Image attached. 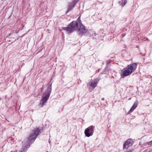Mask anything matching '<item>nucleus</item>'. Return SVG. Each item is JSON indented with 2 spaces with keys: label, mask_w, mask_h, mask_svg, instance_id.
Wrapping results in <instances>:
<instances>
[{
  "label": "nucleus",
  "mask_w": 152,
  "mask_h": 152,
  "mask_svg": "<svg viewBox=\"0 0 152 152\" xmlns=\"http://www.w3.org/2000/svg\"><path fill=\"white\" fill-rule=\"evenodd\" d=\"M63 29L68 33H72L74 31H77L80 34H82L87 32V30L82 23L80 17L76 21H73L68 27L63 28Z\"/></svg>",
  "instance_id": "f257e3e1"
},
{
  "label": "nucleus",
  "mask_w": 152,
  "mask_h": 152,
  "mask_svg": "<svg viewBox=\"0 0 152 152\" xmlns=\"http://www.w3.org/2000/svg\"><path fill=\"white\" fill-rule=\"evenodd\" d=\"M40 129L38 128L35 129L33 132L32 134H31L28 138V141L26 142V140H25L22 142L23 143V149L20 152H24L30 147L29 145L31 144L33 142L31 141L36 139L40 132Z\"/></svg>",
  "instance_id": "f03ea898"
},
{
  "label": "nucleus",
  "mask_w": 152,
  "mask_h": 152,
  "mask_svg": "<svg viewBox=\"0 0 152 152\" xmlns=\"http://www.w3.org/2000/svg\"><path fill=\"white\" fill-rule=\"evenodd\" d=\"M137 66V64L135 63H133L128 65L125 68L121 71V77L124 78L131 74L135 70Z\"/></svg>",
  "instance_id": "7ed1b4c3"
},
{
  "label": "nucleus",
  "mask_w": 152,
  "mask_h": 152,
  "mask_svg": "<svg viewBox=\"0 0 152 152\" xmlns=\"http://www.w3.org/2000/svg\"><path fill=\"white\" fill-rule=\"evenodd\" d=\"M52 90V84L49 86L45 94V96H44L40 102L39 106L42 107L46 103L48 99Z\"/></svg>",
  "instance_id": "20e7f679"
},
{
  "label": "nucleus",
  "mask_w": 152,
  "mask_h": 152,
  "mask_svg": "<svg viewBox=\"0 0 152 152\" xmlns=\"http://www.w3.org/2000/svg\"><path fill=\"white\" fill-rule=\"evenodd\" d=\"M94 126L92 125L86 129L84 132L86 136L87 137L92 136L94 132Z\"/></svg>",
  "instance_id": "39448f33"
},
{
  "label": "nucleus",
  "mask_w": 152,
  "mask_h": 152,
  "mask_svg": "<svg viewBox=\"0 0 152 152\" xmlns=\"http://www.w3.org/2000/svg\"><path fill=\"white\" fill-rule=\"evenodd\" d=\"M133 143V141L131 139H128L126 142L123 145V148L127 149L129 147L132 146Z\"/></svg>",
  "instance_id": "423d86ee"
},
{
  "label": "nucleus",
  "mask_w": 152,
  "mask_h": 152,
  "mask_svg": "<svg viewBox=\"0 0 152 152\" xmlns=\"http://www.w3.org/2000/svg\"><path fill=\"white\" fill-rule=\"evenodd\" d=\"M98 82V81H90L88 84L89 86L91 87L89 89H91V90H93L97 86Z\"/></svg>",
  "instance_id": "0eeeda50"
},
{
  "label": "nucleus",
  "mask_w": 152,
  "mask_h": 152,
  "mask_svg": "<svg viewBox=\"0 0 152 152\" xmlns=\"http://www.w3.org/2000/svg\"><path fill=\"white\" fill-rule=\"evenodd\" d=\"M138 105V103L137 101L135 102L134 104H133L131 108L130 109L129 111L128 112V113H130L132 112L133 110L135 109L137 107Z\"/></svg>",
  "instance_id": "6e6552de"
},
{
  "label": "nucleus",
  "mask_w": 152,
  "mask_h": 152,
  "mask_svg": "<svg viewBox=\"0 0 152 152\" xmlns=\"http://www.w3.org/2000/svg\"><path fill=\"white\" fill-rule=\"evenodd\" d=\"M72 4L70 3L69 5V7L67 9L68 12L72 10L74 7V5L72 6Z\"/></svg>",
  "instance_id": "1a4fd4ad"
},
{
  "label": "nucleus",
  "mask_w": 152,
  "mask_h": 152,
  "mask_svg": "<svg viewBox=\"0 0 152 152\" xmlns=\"http://www.w3.org/2000/svg\"><path fill=\"white\" fill-rule=\"evenodd\" d=\"M146 144H148V145L150 146H152V140L148 142H146Z\"/></svg>",
  "instance_id": "9d476101"
},
{
  "label": "nucleus",
  "mask_w": 152,
  "mask_h": 152,
  "mask_svg": "<svg viewBox=\"0 0 152 152\" xmlns=\"http://www.w3.org/2000/svg\"><path fill=\"white\" fill-rule=\"evenodd\" d=\"M123 3L122 4V5L124 6L127 3V1L126 0H123Z\"/></svg>",
  "instance_id": "9b49d317"
},
{
  "label": "nucleus",
  "mask_w": 152,
  "mask_h": 152,
  "mask_svg": "<svg viewBox=\"0 0 152 152\" xmlns=\"http://www.w3.org/2000/svg\"><path fill=\"white\" fill-rule=\"evenodd\" d=\"M43 89H44V87H43V86L41 88V92L43 90Z\"/></svg>",
  "instance_id": "f8f14e48"
},
{
  "label": "nucleus",
  "mask_w": 152,
  "mask_h": 152,
  "mask_svg": "<svg viewBox=\"0 0 152 152\" xmlns=\"http://www.w3.org/2000/svg\"><path fill=\"white\" fill-rule=\"evenodd\" d=\"M79 0H77V1L75 3H76ZM76 0H74L73 1V2L74 3V2H75L76 1Z\"/></svg>",
  "instance_id": "ddd939ff"
},
{
  "label": "nucleus",
  "mask_w": 152,
  "mask_h": 152,
  "mask_svg": "<svg viewBox=\"0 0 152 152\" xmlns=\"http://www.w3.org/2000/svg\"><path fill=\"white\" fill-rule=\"evenodd\" d=\"M125 34H122V36L124 37V36H125Z\"/></svg>",
  "instance_id": "4468645a"
},
{
  "label": "nucleus",
  "mask_w": 152,
  "mask_h": 152,
  "mask_svg": "<svg viewBox=\"0 0 152 152\" xmlns=\"http://www.w3.org/2000/svg\"><path fill=\"white\" fill-rule=\"evenodd\" d=\"M104 98H102V100H104Z\"/></svg>",
  "instance_id": "2eb2a0df"
}]
</instances>
